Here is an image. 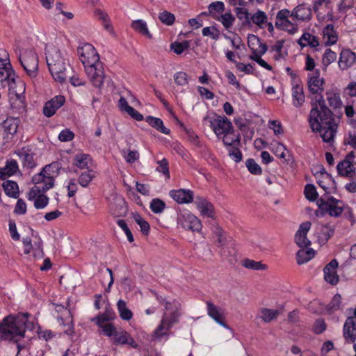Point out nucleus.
Wrapping results in <instances>:
<instances>
[{
  "mask_svg": "<svg viewBox=\"0 0 356 356\" xmlns=\"http://www.w3.org/2000/svg\"><path fill=\"white\" fill-rule=\"evenodd\" d=\"M324 79L320 77L319 70L312 76L307 85L311 93L316 95L311 102L312 109L308 116L309 127L313 133H318L323 141L330 145L334 142L338 124L322 95L324 90Z\"/></svg>",
  "mask_w": 356,
  "mask_h": 356,
  "instance_id": "f257e3e1",
  "label": "nucleus"
},
{
  "mask_svg": "<svg viewBox=\"0 0 356 356\" xmlns=\"http://www.w3.org/2000/svg\"><path fill=\"white\" fill-rule=\"evenodd\" d=\"M29 313L8 316L0 323V339L11 341L17 337H23L26 329H31L33 323L28 321Z\"/></svg>",
  "mask_w": 356,
  "mask_h": 356,
  "instance_id": "f03ea898",
  "label": "nucleus"
},
{
  "mask_svg": "<svg viewBox=\"0 0 356 356\" xmlns=\"http://www.w3.org/2000/svg\"><path fill=\"white\" fill-rule=\"evenodd\" d=\"M15 72L12 69L11 64L10 63L8 58H2L0 57V88H3L6 86L9 88L10 101L15 99L19 108L24 107L23 102V93L25 90L24 83L19 82V90H16L15 86L16 85L15 79Z\"/></svg>",
  "mask_w": 356,
  "mask_h": 356,
  "instance_id": "7ed1b4c3",
  "label": "nucleus"
},
{
  "mask_svg": "<svg viewBox=\"0 0 356 356\" xmlns=\"http://www.w3.org/2000/svg\"><path fill=\"white\" fill-rule=\"evenodd\" d=\"M45 50L46 61L51 74L55 81L63 83L67 79L66 59L60 49L53 44H47Z\"/></svg>",
  "mask_w": 356,
  "mask_h": 356,
  "instance_id": "20e7f679",
  "label": "nucleus"
},
{
  "mask_svg": "<svg viewBox=\"0 0 356 356\" xmlns=\"http://www.w3.org/2000/svg\"><path fill=\"white\" fill-rule=\"evenodd\" d=\"M59 164L52 163L47 165L42 170L32 178L34 186L30 190V197H33L40 192H46L54 185V177L58 174Z\"/></svg>",
  "mask_w": 356,
  "mask_h": 356,
  "instance_id": "39448f33",
  "label": "nucleus"
},
{
  "mask_svg": "<svg viewBox=\"0 0 356 356\" xmlns=\"http://www.w3.org/2000/svg\"><path fill=\"white\" fill-rule=\"evenodd\" d=\"M317 205L323 212L328 213L332 217L337 218L347 209L350 218H353L350 208L341 200L332 196L322 197L317 200Z\"/></svg>",
  "mask_w": 356,
  "mask_h": 356,
  "instance_id": "423d86ee",
  "label": "nucleus"
},
{
  "mask_svg": "<svg viewBox=\"0 0 356 356\" xmlns=\"http://www.w3.org/2000/svg\"><path fill=\"white\" fill-rule=\"evenodd\" d=\"M19 60L31 78H35L38 74V58L37 54L32 49L24 50L18 56Z\"/></svg>",
  "mask_w": 356,
  "mask_h": 356,
  "instance_id": "0eeeda50",
  "label": "nucleus"
},
{
  "mask_svg": "<svg viewBox=\"0 0 356 356\" xmlns=\"http://www.w3.org/2000/svg\"><path fill=\"white\" fill-rule=\"evenodd\" d=\"M79 59L84 67L101 63L95 48L89 43L83 44L77 49Z\"/></svg>",
  "mask_w": 356,
  "mask_h": 356,
  "instance_id": "6e6552de",
  "label": "nucleus"
},
{
  "mask_svg": "<svg viewBox=\"0 0 356 356\" xmlns=\"http://www.w3.org/2000/svg\"><path fill=\"white\" fill-rule=\"evenodd\" d=\"M178 223L185 229L200 232L202 229L200 220L188 211H183L178 216Z\"/></svg>",
  "mask_w": 356,
  "mask_h": 356,
  "instance_id": "1a4fd4ad",
  "label": "nucleus"
},
{
  "mask_svg": "<svg viewBox=\"0 0 356 356\" xmlns=\"http://www.w3.org/2000/svg\"><path fill=\"white\" fill-rule=\"evenodd\" d=\"M85 68L86 73L92 84L96 88H101L104 81V71L102 63H97Z\"/></svg>",
  "mask_w": 356,
  "mask_h": 356,
  "instance_id": "9d476101",
  "label": "nucleus"
},
{
  "mask_svg": "<svg viewBox=\"0 0 356 356\" xmlns=\"http://www.w3.org/2000/svg\"><path fill=\"white\" fill-rule=\"evenodd\" d=\"M289 17H291L289 10L282 9L280 10L276 16L275 26L277 29L287 31L290 34H294L298 31V26L289 20Z\"/></svg>",
  "mask_w": 356,
  "mask_h": 356,
  "instance_id": "9b49d317",
  "label": "nucleus"
},
{
  "mask_svg": "<svg viewBox=\"0 0 356 356\" xmlns=\"http://www.w3.org/2000/svg\"><path fill=\"white\" fill-rule=\"evenodd\" d=\"M19 124V118L14 117H8L0 123V133L3 138L12 139L16 134Z\"/></svg>",
  "mask_w": 356,
  "mask_h": 356,
  "instance_id": "f8f14e48",
  "label": "nucleus"
},
{
  "mask_svg": "<svg viewBox=\"0 0 356 356\" xmlns=\"http://www.w3.org/2000/svg\"><path fill=\"white\" fill-rule=\"evenodd\" d=\"M181 303L176 300H172L171 302H165V312L162 317L165 321H170L173 324L178 323L181 316Z\"/></svg>",
  "mask_w": 356,
  "mask_h": 356,
  "instance_id": "ddd939ff",
  "label": "nucleus"
},
{
  "mask_svg": "<svg viewBox=\"0 0 356 356\" xmlns=\"http://www.w3.org/2000/svg\"><path fill=\"white\" fill-rule=\"evenodd\" d=\"M353 159L354 153L351 152L342 161L338 163L337 169L339 175L349 178H353L356 175L355 168L353 163Z\"/></svg>",
  "mask_w": 356,
  "mask_h": 356,
  "instance_id": "4468645a",
  "label": "nucleus"
},
{
  "mask_svg": "<svg viewBox=\"0 0 356 356\" xmlns=\"http://www.w3.org/2000/svg\"><path fill=\"white\" fill-rule=\"evenodd\" d=\"M211 127L218 138L227 134L233 129L232 122L226 117L218 116L213 121H211Z\"/></svg>",
  "mask_w": 356,
  "mask_h": 356,
  "instance_id": "2eb2a0df",
  "label": "nucleus"
},
{
  "mask_svg": "<svg viewBox=\"0 0 356 356\" xmlns=\"http://www.w3.org/2000/svg\"><path fill=\"white\" fill-rule=\"evenodd\" d=\"M65 98L63 95H57L48 101L44 108L43 113L46 117H51L56 111L60 108L65 103Z\"/></svg>",
  "mask_w": 356,
  "mask_h": 356,
  "instance_id": "dca6fc26",
  "label": "nucleus"
},
{
  "mask_svg": "<svg viewBox=\"0 0 356 356\" xmlns=\"http://www.w3.org/2000/svg\"><path fill=\"white\" fill-rule=\"evenodd\" d=\"M355 61V53L349 49H343L341 51L338 65L341 70H346L350 68Z\"/></svg>",
  "mask_w": 356,
  "mask_h": 356,
  "instance_id": "f3484780",
  "label": "nucleus"
},
{
  "mask_svg": "<svg viewBox=\"0 0 356 356\" xmlns=\"http://www.w3.org/2000/svg\"><path fill=\"white\" fill-rule=\"evenodd\" d=\"M207 314L217 323L224 327H227L226 323L223 321L224 312L222 308L216 306L211 301H207Z\"/></svg>",
  "mask_w": 356,
  "mask_h": 356,
  "instance_id": "a211bd4d",
  "label": "nucleus"
},
{
  "mask_svg": "<svg viewBox=\"0 0 356 356\" xmlns=\"http://www.w3.org/2000/svg\"><path fill=\"white\" fill-rule=\"evenodd\" d=\"M311 227V222L309 221L302 223L296 234L295 241L300 248H306L310 245L309 240L307 238V234Z\"/></svg>",
  "mask_w": 356,
  "mask_h": 356,
  "instance_id": "6ab92c4d",
  "label": "nucleus"
},
{
  "mask_svg": "<svg viewBox=\"0 0 356 356\" xmlns=\"http://www.w3.org/2000/svg\"><path fill=\"white\" fill-rule=\"evenodd\" d=\"M337 261L332 259L323 269L325 280L332 285H335L339 282V276L337 274Z\"/></svg>",
  "mask_w": 356,
  "mask_h": 356,
  "instance_id": "aec40b11",
  "label": "nucleus"
},
{
  "mask_svg": "<svg viewBox=\"0 0 356 356\" xmlns=\"http://www.w3.org/2000/svg\"><path fill=\"white\" fill-rule=\"evenodd\" d=\"M195 204L202 216L214 218V207L207 200L201 197H197L195 201Z\"/></svg>",
  "mask_w": 356,
  "mask_h": 356,
  "instance_id": "412c9836",
  "label": "nucleus"
},
{
  "mask_svg": "<svg viewBox=\"0 0 356 356\" xmlns=\"http://www.w3.org/2000/svg\"><path fill=\"white\" fill-rule=\"evenodd\" d=\"M291 17L298 21H309L312 18V10L305 4H300L293 8Z\"/></svg>",
  "mask_w": 356,
  "mask_h": 356,
  "instance_id": "4be33fe9",
  "label": "nucleus"
},
{
  "mask_svg": "<svg viewBox=\"0 0 356 356\" xmlns=\"http://www.w3.org/2000/svg\"><path fill=\"white\" fill-rule=\"evenodd\" d=\"M170 195L179 204L190 203L193 200V193L188 189L172 190Z\"/></svg>",
  "mask_w": 356,
  "mask_h": 356,
  "instance_id": "5701e85b",
  "label": "nucleus"
},
{
  "mask_svg": "<svg viewBox=\"0 0 356 356\" xmlns=\"http://www.w3.org/2000/svg\"><path fill=\"white\" fill-rule=\"evenodd\" d=\"M343 337L347 342L353 343L356 339V321L353 317H348L343 325Z\"/></svg>",
  "mask_w": 356,
  "mask_h": 356,
  "instance_id": "b1692460",
  "label": "nucleus"
},
{
  "mask_svg": "<svg viewBox=\"0 0 356 356\" xmlns=\"http://www.w3.org/2000/svg\"><path fill=\"white\" fill-rule=\"evenodd\" d=\"M322 35L323 41L327 46L336 44L338 40V33L332 24L326 25L323 29Z\"/></svg>",
  "mask_w": 356,
  "mask_h": 356,
  "instance_id": "393cba45",
  "label": "nucleus"
},
{
  "mask_svg": "<svg viewBox=\"0 0 356 356\" xmlns=\"http://www.w3.org/2000/svg\"><path fill=\"white\" fill-rule=\"evenodd\" d=\"M113 342L118 345H129L133 348H137L138 345L134 339L130 336V334L124 330L117 331L114 337L113 338Z\"/></svg>",
  "mask_w": 356,
  "mask_h": 356,
  "instance_id": "a878e982",
  "label": "nucleus"
},
{
  "mask_svg": "<svg viewBox=\"0 0 356 356\" xmlns=\"http://www.w3.org/2000/svg\"><path fill=\"white\" fill-rule=\"evenodd\" d=\"M325 97L329 106L332 109L341 108L343 103L340 97V93L336 89H330L325 92Z\"/></svg>",
  "mask_w": 356,
  "mask_h": 356,
  "instance_id": "bb28decb",
  "label": "nucleus"
},
{
  "mask_svg": "<svg viewBox=\"0 0 356 356\" xmlns=\"http://www.w3.org/2000/svg\"><path fill=\"white\" fill-rule=\"evenodd\" d=\"M334 232V226L330 225L318 224L316 226V234L319 240L327 241Z\"/></svg>",
  "mask_w": 356,
  "mask_h": 356,
  "instance_id": "cd10ccee",
  "label": "nucleus"
},
{
  "mask_svg": "<svg viewBox=\"0 0 356 356\" xmlns=\"http://www.w3.org/2000/svg\"><path fill=\"white\" fill-rule=\"evenodd\" d=\"M94 15L96 18L102 21V24L104 29L111 34H114V30L111 23L108 15L104 10L96 8L94 11Z\"/></svg>",
  "mask_w": 356,
  "mask_h": 356,
  "instance_id": "c85d7f7f",
  "label": "nucleus"
},
{
  "mask_svg": "<svg viewBox=\"0 0 356 356\" xmlns=\"http://www.w3.org/2000/svg\"><path fill=\"white\" fill-rule=\"evenodd\" d=\"M17 154L23 163L24 166L33 168L35 166L33 154L30 149L22 148L17 152Z\"/></svg>",
  "mask_w": 356,
  "mask_h": 356,
  "instance_id": "c756f323",
  "label": "nucleus"
},
{
  "mask_svg": "<svg viewBox=\"0 0 356 356\" xmlns=\"http://www.w3.org/2000/svg\"><path fill=\"white\" fill-rule=\"evenodd\" d=\"M293 104L295 107L299 108L305 102V95L303 88L300 85H296L292 88Z\"/></svg>",
  "mask_w": 356,
  "mask_h": 356,
  "instance_id": "7c9ffc66",
  "label": "nucleus"
},
{
  "mask_svg": "<svg viewBox=\"0 0 356 356\" xmlns=\"http://www.w3.org/2000/svg\"><path fill=\"white\" fill-rule=\"evenodd\" d=\"M131 27L136 32L145 35L148 38H152V35L148 30L146 22L143 19L134 20L131 24Z\"/></svg>",
  "mask_w": 356,
  "mask_h": 356,
  "instance_id": "2f4dec72",
  "label": "nucleus"
},
{
  "mask_svg": "<svg viewBox=\"0 0 356 356\" xmlns=\"http://www.w3.org/2000/svg\"><path fill=\"white\" fill-rule=\"evenodd\" d=\"M145 121L153 128L156 129L157 131H160L162 134L168 135L170 133V130L166 128L163 125V121L158 118H155L153 116H147L145 118Z\"/></svg>",
  "mask_w": 356,
  "mask_h": 356,
  "instance_id": "473e14b6",
  "label": "nucleus"
},
{
  "mask_svg": "<svg viewBox=\"0 0 356 356\" xmlns=\"http://www.w3.org/2000/svg\"><path fill=\"white\" fill-rule=\"evenodd\" d=\"M298 44L302 47L306 46H310L312 47H316L318 46L319 42L317 37L309 33H305L302 35L300 38L298 40Z\"/></svg>",
  "mask_w": 356,
  "mask_h": 356,
  "instance_id": "72a5a7b5",
  "label": "nucleus"
},
{
  "mask_svg": "<svg viewBox=\"0 0 356 356\" xmlns=\"http://www.w3.org/2000/svg\"><path fill=\"white\" fill-rule=\"evenodd\" d=\"M190 76L185 72L179 71L174 74L173 80L175 86L184 88L188 86L190 81Z\"/></svg>",
  "mask_w": 356,
  "mask_h": 356,
  "instance_id": "f704fd0d",
  "label": "nucleus"
},
{
  "mask_svg": "<svg viewBox=\"0 0 356 356\" xmlns=\"http://www.w3.org/2000/svg\"><path fill=\"white\" fill-rule=\"evenodd\" d=\"M250 20L251 23L257 25L261 29H263L267 24L268 17L265 12L259 10L254 14L251 15Z\"/></svg>",
  "mask_w": 356,
  "mask_h": 356,
  "instance_id": "c9c22d12",
  "label": "nucleus"
},
{
  "mask_svg": "<svg viewBox=\"0 0 356 356\" xmlns=\"http://www.w3.org/2000/svg\"><path fill=\"white\" fill-rule=\"evenodd\" d=\"M18 170V164L15 160L8 161L4 168L0 169V179H5L4 176H11Z\"/></svg>",
  "mask_w": 356,
  "mask_h": 356,
  "instance_id": "e433bc0d",
  "label": "nucleus"
},
{
  "mask_svg": "<svg viewBox=\"0 0 356 356\" xmlns=\"http://www.w3.org/2000/svg\"><path fill=\"white\" fill-rule=\"evenodd\" d=\"M2 186L4 189L5 193L11 197L17 198L19 195L18 185L13 181H6L3 183Z\"/></svg>",
  "mask_w": 356,
  "mask_h": 356,
  "instance_id": "4c0bfd02",
  "label": "nucleus"
},
{
  "mask_svg": "<svg viewBox=\"0 0 356 356\" xmlns=\"http://www.w3.org/2000/svg\"><path fill=\"white\" fill-rule=\"evenodd\" d=\"M213 235L216 238V243L217 246L220 248V253L222 254V250L227 245V238L225 236L224 231L219 227H216L213 230Z\"/></svg>",
  "mask_w": 356,
  "mask_h": 356,
  "instance_id": "58836bf2",
  "label": "nucleus"
},
{
  "mask_svg": "<svg viewBox=\"0 0 356 356\" xmlns=\"http://www.w3.org/2000/svg\"><path fill=\"white\" fill-rule=\"evenodd\" d=\"M44 193L40 192L33 197H30V191L28 193V199L29 200H34V207L38 209H43L48 204L49 197L44 195Z\"/></svg>",
  "mask_w": 356,
  "mask_h": 356,
  "instance_id": "ea45409f",
  "label": "nucleus"
},
{
  "mask_svg": "<svg viewBox=\"0 0 356 356\" xmlns=\"http://www.w3.org/2000/svg\"><path fill=\"white\" fill-rule=\"evenodd\" d=\"M221 137H222L224 144L230 147L234 145H238L240 143L239 135L235 134L233 129L228 133L222 134Z\"/></svg>",
  "mask_w": 356,
  "mask_h": 356,
  "instance_id": "a19ab883",
  "label": "nucleus"
},
{
  "mask_svg": "<svg viewBox=\"0 0 356 356\" xmlns=\"http://www.w3.org/2000/svg\"><path fill=\"white\" fill-rule=\"evenodd\" d=\"M314 251L313 249H300L297 252V263L300 265L307 263L314 257Z\"/></svg>",
  "mask_w": 356,
  "mask_h": 356,
  "instance_id": "79ce46f5",
  "label": "nucleus"
},
{
  "mask_svg": "<svg viewBox=\"0 0 356 356\" xmlns=\"http://www.w3.org/2000/svg\"><path fill=\"white\" fill-rule=\"evenodd\" d=\"M174 324L170 321H165V318L162 317L161 324L157 327L154 331V337L156 338H161L166 335L169 330Z\"/></svg>",
  "mask_w": 356,
  "mask_h": 356,
  "instance_id": "37998d69",
  "label": "nucleus"
},
{
  "mask_svg": "<svg viewBox=\"0 0 356 356\" xmlns=\"http://www.w3.org/2000/svg\"><path fill=\"white\" fill-rule=\"evenodd\" d=\"M117 308L122 319L129 321L132 318L133 313L127 308V303L123 300H119L117 303Z\"/></svg>",
  "mask_w": 356,
  "mask_h": 356,
  "instance_id": "c03bdc74",
  "label": "nucleus"
},
{
  "mask_svg": "<svg viewBox=\"0 0 356 356\" xmlns=\"http://www.w3.org/2000/svg\"><path fill=\"white\" fill-rule=\"evenodd\" d=\"M280 312L276 309L262 308L260 309V318L265 322L269 323L276 319Z\"/></svg>",
  "mask_w": 356,
  "mask_h": 356,
  "instance_id": "a18cd8bd",
  "label": "nucleus"
},
{
  "mask_svg": "<svg viewBox=\"0 0 356 356\" xmlns=\"http://www.w3.org/2000/svg\"><path fill=\"white\" fill-rule=\"evenodd\" d=\"M91 161L90 155L86 154H79L74 157V164L80 169H86Z\"/></svg>",
  "mask_w": 356,
  "mask_h": 356,
  "instance_id": "49530a36",
  "label": "nucleus"
},
{
  "mask_svg": "<svg viewBox=\"0 0 356 356\" xmlns=\"http://www.w3.org/2000/svg\"><path fill=\"white\" fill-rule=\"evenodd\" d=\"M337 60V54L330 49H327L323 55L322 65L323 70H326L328 65Z\"/></svg>",
  "mask_w": 356,
  "mask_h": 356,
  "instance_id": "de8ad7c7",
  "label": "nucleus"
},
{
  "mask_svg": "<svg viewBox=\"0 0 356 356\" xmlns=\"http://www.w3.org/2000/svg\"><path fill=\"white\" fill-rule=\"evenodd\" d=\"M242 264L243 267L251 270H264L267 269L266 264H262L261 261H257L250 259H245Z\"/></svg>",
  "mask_w": 356,
  "mask_h": 356,
  "instance_id": "09e8293b",
  "label": "nucleus"
},
{
  "mask_svg": "<svg viewBox=\"0 0 356 356\" xmlns=\"http://www.w3.org/2000/svg\"><path fill=\"white\" fill-rule=\"evenodd\" d=\"M115 317V314L113 312L108 311L104 314H101L98 315L97 317L92 318L93 321H96L97 325L99 327L102 326L103 325L107 324L108 321L113 319Z\"/></svg>",
  "mask_w": 356,
  "mask_h": 356,
  "instance_id": "8fccbe9b",
  "label": "nucleus"
},
{
  "mask_svg": "<svg viewBox=\"0 0 356 356\" xmlns=\"http://www.w3.org/2000/svg\"><path fill=\"white\" fill-rule=\"evenodd\" d=\"M235 13L237 17L243 21V24L245 25H250L251 24L250 14L247 9L243 8H236Z\"/></svg>",
  "mask_w": 356,
  "mask_h": 356,
  "instance_id": "3c124183",
  "label": "nucleus"
},
{
  "mask_svg": "<svg viewBox=\"0 0 356 356\" xmlns=\"http://www.w3.org/2000/svg\"><path fill=\"white\" fill-rule=\"evenodd\" d=\"M95 177V173L92 170L83 172L79 177V183L82 187H87Z\"/></svg>",
  "mask_w": 356,
  "mask_h": 356,
  "instance_id": "603ef678",
  "label": "nucleus"
},
{
  "mask_svg": "<svg viewBox=\"0 0 356 356\" xmlns=\"http://www.w3.org/2000/svg\"><path fill=\"white\" fill-rule=\"evenodd\" d=\"M149 207L154 213H161L165 208V204L163 200L156 198L152 200Z\"/></svg>",
  "mask_w": 356,
  "mask_h": 356,
  "instance_id": "864d4df0",
  "label": "nucleus"
},
{
  "mask_svg": "<svg viewBox=\"0 0 356 356\" xmlns=\"http://www.w3.org/2000/svg\"><path fill=\"white\" fill-rule=\"evenodd\" d=\"M111 213L115 216H121L126 213L127 207L124 200H120L119 202L115 204V208L113 206L111 209Z\"/></svg>",
  "mask_w": 356,
  "mask_h": 356,
  "instance_id": "5fc2aeb1",
  "label": "nucleus"
},
{
  "mask_svg": "<svg viewBox=\"0 0 356 356\" xmlns=\"http://www.w3.org/2000/svg\"><path fill=\"white\" fill-rule=\"evenodd\" d=\"M305 197L309 201H315L318 197V193L313 184H307L305 187Z\"/></svg>",
  "mask_w": 356,
  "mask_h": 356,
  "instance_id": "6e6d98bb",
  "label": "nucleus"
},
{
  "mask_svg": "<svg viewBox=\"0 0 356 356\" xmlns=\"http://www.w3.org/2000/svg\"><path fill=\"white\" fill-rule=\"evenodd\" d=\"M159 19L164 24L170 26L175 22V17L172 13L165 10L159 14Z\"/></svg>",
  "mask_w": 356,
  "mask_h": 356,
  "instance_id": "4d7b16f0",
  "label": "nucleus"
},
{
  "mask_svg": "<svg viewBox=\"0 0 356 356\" xmlns=\"http://www.w3.org/2000/svg\"><path fill=\"white\" fill-rule=\"evenodd\" d=\"M219 20L225 29L231 28L235 21V17L231 13H226L220 16Z\"/></svg>",
  "mask_w": 356,
  "mask_h": 356,
  "instance_id": "13d9d810",
  "label": "nucleus"
},
{
  "mask_svg": "<svg viewBox=\"0 0 356 356\" xmlns=\"http://www.w3.org/2000/svg\"><path fill=\"white\" fill-rule=\"evenodd\" d=\"M134 220L140 226V231L143 232V234L147 235L149 232V223L138 214L134 216Z\"/></svg>",
  "mask_w": 356,
  "mask_h": 356,
  "instance_id": "bf43d9fd",
  "label": "nucleus"
},
{
  "mask_svg": "<svg viewBox=\"0 0 356 356\" xmlns=\"http://www.w3.org/2000/svg\"><path fill=\"white\" fill-rule=\"evenodd\" d=\"M189 42L185 40L182 42H175L171 44V49L177 54H181L184 51L189 48Z\"/></svg>",
  "mask_w": 356,
  "mask_h": 356,
  "instance_id": "052dcab7",
  "label": "nucleus"
},
{
  "mask_svg": "<svg viewBox=\"0 0 356 356\" xmlns=\"http://www.w3.org/2000/svg\"><path fill=\"white\" fill-rule=\"evenodd\" d=\"M246 167L250 173L254 175H260L261 174V168L260 166L255 162V161L252 159H249L246 161Z\"/></svg>",
  "mask_w": 356,
  "mask_h": 356,
  "instance_id": "680f3d73",
  "label": "nucleus"
},
{
  "mask_svg": "<svg viewBox=\"0 0 356 356\" xmlns=\"http://www.w3.org/2000/svg\"><path fill=\"white\" fill-rule=\"evenodd\" d=\"M159 166L156 168V171L163 173L167 179L170 178V172L168 168V162L166 159H163L157 161Z\"/></svg>",
  "mask_w": 356,
  "mask_h": 356,
  "instance_id": "e2e57ef3",
  "label": "nucleus"
},
{
  "mask_svg": "<svg viewBox=\"0 0 356 356\" xmlns=\"http://www.w3.org/2000/svg\"><path fill=\"white\" fill-rule=\"evenodd\" d=\"M341 302V295L337 293L335 294L330 302L327 305V309L331 311H336L340 308Z\"/></svg>",
  "mask_w": 356,
  "mask_h": 356,
  "instance_id": "0e129e2a",
  "label": "nucleus"
},
{
  "mask_svg": "<svg viewBox=\"0 0 356 356\" xmlns=\"http://www.w3.org/2000/svg\"><path fill=\"white\" fill-rule=\"evenodd\" d=\"M74 138V134L68 129H65L60 131L58 135V139L61 142H68L73 140Z\"/></svg>",
  "mask_w": 356,
  "mask_h": 356,
  "instance_id": "69168bd1",
  "label": "nucleus"
},
{
  "mask_svg": "<svg viewBox=\"0 0 356 356\" xmlns=\"http://www.w3.org/2000/svg\"><path fill=\"white\" fill-rule=\"evenodd\" d=\"M260 39L255 35H250L248 38V44L252 52L257 51V47L260 42Z\"/></svg>",
  "mask_w": 356,
  "mask_h": 356,
  "instance_id": "338daca9",
  "label": "nucleus"
},
{
  "mask_svg": "<svg viewBox=\"0 0 356 356\" xmlns=\"http://www.w3.org/2000/svg\"><path fill=\"white\" fill-rule=\"evenodd\" d=\"M100 327L102 328V331H103L104 334L108 337L113 338L117 332L116 328L112 323H107V324L103 325Z\"/></svg>",
  "mask_w": 356,
  "mask_h": 356,
  "instance_id": "774afa93",
  "label": "nucleus"
}]
</instances>
